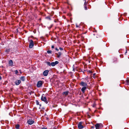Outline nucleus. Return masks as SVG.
Masks as SVG:
<instances>
[{
	"mask_svg": "<svg viewBox=\"0 0 129 129\" xmlns=\"http://www.w3.org/2000/svg\"><path fill=\"white\" fill-rule=\"evenodd\" d=\"M49 72V71L48 70L45 71L43 73V75L44 76H47Z\"/></svg>",
	"mask_w": 129,
	"mask_h": 129,
	"instance_id": "obj_8",
	"label": "nucleus"
},
{
	"mask_svg": "<svg viewBox=\"0 0 129 129\" xmlns=\"http://www.w3.org/2000/svg\"><path fill=\"white\" fill-rule=\"evenodd\" d=\"M85 82L82 81L80 82L79 84L81 86L83 87H86L87 85V82H88L87 77L85 79Z\"/></svg>",
	"mask_w": 129,
	"mask_h": 129,
	"instance_id": "obj_1",
	"label": "nucleus"
},
{
	"mask_svg": "<svg viewBox=\"0 0 129 129\" xmlns=\"http://www.w3.org/2000/svg\"><path fill=\"white\" fill-rule=\"evenodd\" d=\"M95 126L96 128V129H99L100 127H102L103 126L102 124L97 123L95 125Z\"/></svg>",
	"mask_w": 129,
	"mask_h": 129,
	"instance_id": "obj_2",
	"label": "nucleus"
},
{
	"mask_svg": "<svg viewBox=\"0 0 129 129\" xmlns=\"http://www.w3.org/2000/svg\"><path fill=\"white\" fill-rule=\"evenodd\" d=\"M89 72L90 73H92V72L91 71H89Z\"/></svg>",
	"mask_w": 129,
	"mask_h": 129,
	"instance_id": "obj_30",
	"label": "nucleus"
},
{
	"mask_svg": "<svg viewBox=\"0 0 129 129\" xmlns=\"http://www.w3.org/2000/svg\"><path fill=\"white\" fill-rule=\"evenodd\" d=\"M10 51V49H7L6 51L5 52H6L8 53Z\"/></svg>",
	"mask_w": 129,
	"mask_h": 129,
	"instance_id": "obj_18",
	"label": "nucleus"
},
{
	"mask_svg": "<svg viewBox=\"0 0 129 129\" xmlns=\"http://www.w3.org/2000/svg\"><path fill=\"white\" fill-rule=\"evenodd\" d=\"M87 4V3L86 2V1H85V2L84 4V6H86V5Z\"/></svg>",
	"mask_w": 129,
	"mask_h": 129,
	"instance_id": "obj_24",
	"label": "nucleus"
},
{
	"mask_svg": "<svg viewBox=\"0 0 129 129\" xmlns=\"http://www.w3.org/2000/svg\"><path fill=\"white\" fill-rule=\"evenodd\" d=\"M34 45V42L32 40H30V42L29 45V47L30 48H32Z\"/></svg>",
	"mask_w": 129,
	"mask_h": 129,
	"instance_id": "obj_3",
	"label": "nucleus"
},
{
	"mask_svg": "<svg viewBox=\"0 0 129 129\" xmlns=\"http://www.w3.org/2000/svg\"><path fill=\"white\" fill-rule=\"evenodd\" d=\"M16 128L17 129H19V124H17L15 126Z\"/></svg>",
	"mask_w": 129,
	"mask_h": 129,
	"instance_id": "obj_15",
	"label": "nucleus"
},
{
	"mask_svg": "<svg viewBox=\"0 0 129 129\" xmlns=\"http://www.w3.org/2000/svg\"><path fill=\"white\" fill-rule=\"evenodd\" d=\"M47 63L48 66H51V63L49 62H47Z\"/></svg>",
	"mask_w": 129,
	"mask_h": 129,
	"instance_id": "obj_20",
	"label": "nucleus"
},
{
	"mask_svg": "<svg viewBox=\"0 0 129 129\" xmlns=\"http://www.w3.org/2000/svg\"><path fill=\"white\" fill-rule=\"evenodd\" d=\"M94 128V126H92V127H91V128Z\"/></svg>",
	"mask_w": 129,
	"mask_h": 129,
	"instance_id": "obj_31",
	"label": "nucleus"
},
{
	"mask_svg": "<svg viewBox=\"0 0 129 129\" xmlns=\"http://www.w3.org/2000/svg\"><path fill=\"white\" fill-rule=\"evenodd\" d=\"M41 99L42 101H44L46 104H47L48 102L46 98L45 97H43L42 96L41 98Z\"/></svg>",
	"mask_w": 129,
	"mask_h": 129,
	"instance_id": "obj_4",
	"label": "nucleus"
},
{
	"mask_svg": "<svg viewBox=\"0 0 129 129\" xmlns=\"http://www.w3.org/2000/svg\"><path fill=\"white\" fill-rule=\"evenodd\" d=\"M95 75H96V74L95 73L93 74H92L93 75L92 76V77H93L94 78H96Z\"/></svg>",
	"mask_w": 129,
	"mask_h": 129,
	"instance_id": "obj_16",
	"label": "nucleus"
},
{
	"mask_svg": "<svg viewBox=\"0 0 129 129\" xmlns=\"http://www.w3.org/2000/svg\"><path fill=\"white\" fill-rule=\"evenodd\" d=\"M82 123L81 122H80L78 124V127L79 128L82 129L83 128V126L82 125Z\"/></svg>",
	"mask_w": 129,
	"mask_h": 129,
	"instance_id": "obj_9",
	"label": "nucleus"
},
{
	"mask_svg": "<svg viewBox=\"0 0 129 129\" xmlns=\"http://www.w3.org/2000/svg\"><path fill=\"white\" fill-rule=\"evenodd\" d=\"M14 72H15V74H17L18 73V71L17 70H16L14 71Z\"/></svg>",
	"mask_w": 129,
	"mask_h": 129,
	"instance_id": "obj_23",
	"label": "nucleus"
},
{
	"mask_svg": "<svg viewBox=\"0 0 129 129\" xmlns=\"http://www.w3.org/2000/svg\"><path fill=\"white\" fill-rule=\"evenodd\" d=\"M36 103L37 105H39V102L37 100H36Z\"/></svg>",
	"mask_w": 129,
	"mask_h": 129,
	"instance_id": "obj_22",
	"label": "nucleus"
},
{
	"mask_svg": "<svg viewBox=\"0 0 129 129\" xmlns=\"http://www.w3.org/2000/svg\"><path fill=\"white\" fill-rule=\"evenodd\" d=\"M85 9L86 10H87V7H86V6H84Z\"/></svg>",
	"mask_w": 129,
	"mask_h": 129,
	"instance_id": "obj_25",
	"label": "nucleus"
},
{
	"mask_svg": "<svg viewBox=\"0 0 129 129\" xmlns=\"http://www.w3.org/2000/svg\"><path fill=\"white\" fill-rule=\"evenodd\" d=\"M43 84L42 81H38L37 84V86L38 87H40Z\"/></svg>",
	"mask_w": 129,
	"mask_h": 129,
	"instance_id": "obj_5",
	"label": "nucleus"
},
{
	"mask_svg": "<svg viewBox=\"0 0 129 129\" xmlns=\"http://www.w3.org/2000/svg\"><path fill=\"white\" fill-rule=\"evenodd\" d=\"M55 50H57V51H58L59 50L57 48H55Z\"/></svg>",
	"mask_w": 129,
	"mask_h": 129,
	"instance_id": "obj_27",
	"label": "nucleus"
},
{
	"mask_svg": "<svg viewBox=\"0 0 129 129\" xmlns=\"http://www.w3.org/2000/svg\"><path fill=\"white\" fill-rule=\"evenodd\" d=\"M21 82V81L20 80H16L15 82V84L18 85Z\"/></svg>",
	"mask_w": 129,
	"mask_h": 129,
	"instance_id": "obj_10",
	"label": "nucleus"
},
{
	"mask_svg": "<svg viewBox=\"0 0 129 129\" xmlns=\"http://www.w3.org/2000/svg\"><path fill=\"white\" fill-rule=\"evenodd\" d=\"M34 122V121L31 119H29V120L27 121V123L28 124L30 125H31Z\"/></svg>",
	"mask_w": 129,
	"mask_h": 129,
	"instance_id": "obj_11",
	"label": "nucleus"
},
{
	"mask_svg": "<svg viewBox=\"0 0 129 129\" xmlns=\"http://www.w3.org/2000/svg\"><path fill=\"white\" fill-rule=\"evenodd\" d=\"M47 52L48 53V54L51 53L52 51L51 50H48L47 51Z\"/></svg>",
	"mask_w": 129,
	"mask_h": 129,
	"instance_id": "obj_21",
	"label": "nucleus"
},
{
	"mask_svg": "<svg viewBox=\"0 0 129 129\" xmlns=\"http://www.w3.org/2000/svg\"><path fill=\"white\" fill-rule=\"evenodd\" d=\"M51 48H54V46L53 45H52L51 46Z\"/></svg>",
	"mask_w": 129,
	"mask_h": 129,
	"instance_id": "obj_28",
	"label": "nucleus"
},
{
	"mask_svg": "<svg viewBox=\"0 0 129 129\" xmlns=\"http://www.w3.org/2000/svg\"><path fill=\"white\" fill-rule=\"evenodd\" d=\"M42 129H46V128L45 127H43L42 128Z\"/></svg>",
	"mask_w": 129,
	"mask_h": 129,
	"instance_id": "obj_29",
	"label": "nucleus"
},
{
	"mask_svg": "<svg viewBox=\"0 0 129 129\" xmlns=\"http://www.w3.org/2000/svg\"><path fill=\"white\" fill-rule=\"evenodd\" d=\"M126 82L127 84V85H128L129 84V80H126Z\"/></svg>",
	"mask_w": 129,
	"mask_h": 129,
	"instance_id": "obj_19",
	"label": "nucleus"
},
{
	"mask_svg": "<svg viewBox=\"0 0 129 129\" xmlns=\"http://www.w3.org/2000/svg\"><path fill=\"white\" fill-rule=\"evenodd\" d=\"M59 49L61 51V50H63V48H61V47H60L59 48Z\"/></svg>",
	"mask_w": 129,
	"mask_h": 129,
	"instance_id": "obj_26",
	"label": "nucleus"
},
{
	"mask_svg": "<svg viewBox=\"0 0 129 129\" xmlns=\"http://www.w3.org/2000/svg\"><path fill=\"white\" fill-rule=\"evenodd\" d=\"M68 94V92L67 91H66L63 92V94L66 95H67Z\"/></svg>",
	"mask_w": 129,
	"mask_h": 129,
	"instance_id": "obj_17",
	"label": "nucleus"
},
{
	"mask_svg": "<svg viewBox=\"0 0 129 129\" xmlns=\"http://www.w3.org/2000/svg\"><path fill=\"white\" fill-rule=\"evenodd\" d=\"M86 89V87H83L81 89V90L82 92L83 93H84L85 92V90Z\"/></svg>",
	"mask_w": 129,
	"mask_h": 129,
	"instance_id": "obj_12",
	"label": "nucleus"
},
{
	"mask_svg": "<svg viewBox=\"0 0 129 129\" xmlns=\"http://www.w3.org/2000/svg\"><path fill=\"white\" fill-rule=\"evenodd\" d=\"M55 54L56 55V57L58 58H59L62 54L61 52H59L58 53H56Z\"/></svg>",
	"mask_w": 129,
	"mask_h": 129,
	"instance_id": "obj_6",
	"label": "nucleus"
},
{
	"mask_svg": "<svg viewBox=\"0 0 129 129\" xmlns=\"http://www.w3.org/2000/svg\"><path fill=\"white\" fill-rule=\"evenodd\" d=\"M20 79L21 80L24 81L25 80V78L24 76H22L20 78Z\"/></svg>",
	"mask_w": 129,
	"mask_h": 129,
	"instance_id": "obj_14",
	"label": "nucleus"
},
{
	"mask_svg": "<svg viewBox=\"0 0 129 129\" xmlns=\"http://www.w3.org/2000/svg\"><path fill=\"white\" fill-rule=\"evenodd\" d=\"M59 63V62L57 61H56L55 62H52L51 63V66H54L56 65L57 64Z\"/></svg>",
	"mask_w": 129,
	"mask_h": 129,
	"instance_id": "obj_7",
	"label": "nucleus"
},
{
	"mask_svg": "<svg viewBox=\"0 0 129 129\" xmlns=\"http://www.w3.org/2000/svg\"><path fill=\"white\" fill-rule=\"evenodd\" d=\"M9 63L10 66H12L13 65V62L12 60H10L9 61Z\"/></svg>",
	"mask_w": 129,
	"mask_h": 129,
	"instance_id": "obj_13",
	"label": "nucleus"
}]
</instances>
